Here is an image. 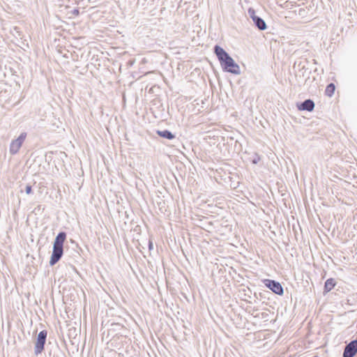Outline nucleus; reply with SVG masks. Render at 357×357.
Instances as JSON below:
<instances>
[{"mask_svg": "<svg viewBox=\"0 0 357 357\" xmlns=\"http://www.w3.org/2000/svg\"><path fill=\"white\" fill-rule=\"evenodd\" d=\"M47 332L45 330L41 331L38 334L34 347V354L38 356L44 350L46 342Z\"/></svg>", "mask_w": 357, "mask_h": 357, "instance_id": "3", "label": "nucleus"}, {"mask_svg": "<svg viewBox=\"0 0 357 357\" xmlns=\"http://www.w3.org/2000/svg\"><path fill=\"white\" fill-rule=\"evenodd\" d=\"M337 282L334 278H328L326 280L324 287V294L330 292L336 285Z\"/></svg>", "mask_w": 357, "mask_h": 357, "instance_id": "9", "label": "nucleus"}, {"mask_svg": "<svg viewBox=\"0 0 357 357\" xmlns=\"http://www.w3.org/2000/svg\"><path fill=\"white\" fill-rule=\"evenodd\" d=\"M180 153H181L183 155V157L186 156L185 154L184 153H183L181 151H180Z\"/></svg>", "mask_w": 357, "mask_h": 357, "instance_id": "18", "label": "nucleus"}, {"mask_svg": "<svg viewBox=\"0 0 357 357\" xmlns=\"http://www.w3.org/2000/svg\"><path fill=\"white\" fill-rule=\"evenodd\" d=\"M261 160V158H253V159L251 160V162L252 164L257 165L259 160Z\"/></svg>", "mask_w": 357, "mask_h": 357, "instance_id": "16", "label": "nucleus"}, {"mask_svg": "<svg viewBox=\"0 0 357 357\" xmlns=\"http://www.w3.org/2000/svg\"><path fill=\"white\" fill-rule=\"evenodd\" d=\"M153 248V242L151 240H149V250H151Z\"/></svg>", "mask_w": 357, "mask_h": 357, "instance_id": "17", "label": "nucleus"}, {"mask_svg": "<svg viewBox=\"0 0 357 357\" xmlns=\"http://www.w3.org/2000/svg\"><path fill=\"white\" fill-rule=\"evenodd\" d=\"M26 137V134L25 132L22 133L17 139L13 140L10 144V152L13 154H15L20 150L22 144L24 143L25 139Z\"/></svg>", "mask_w": 357, "mask_h": 357, "instance_id": "7", "label": "nucleus"}, {"mask_svg": "<svg viewBox=\"0 0 357 357\" xmlns=\"http://www.w3.org/2000/svg\"><path fill=\"white\" fill-rule=\"evenodd\" d=\"M297 108L300 111L312 112L314 108V102L311 99H307L301 103H298Z\"/></svg>", "mask_w": 357, "mask_h": 357, "instance_id": "8", "label": "nucleus"}, {"mask_svg": "<svg viewBox=\"0 0 357 357\" xmlns=\"http://www.w3.org/2000/svg\"><path fill=\"white\" fill-rule=\"evenodd\" d=\"M357 354V338L347 343L344 349L342 357H354Z\"/></svg>", "mask_w": 357, "mask_h": 357, "instance_id": "6", "label": "nucleus"}, {"mask_svg": "<svg viewBox=\"0 0 357 357\" xmlns=\"http://www.w3.org/2000/svg\"><path fill=\"white\" fill-rule=\"evenodd\" d=\"M214 53L215 54L224 72L236 75L241 74L239 66L222 47L218 45H215L214 46Z\"/></svg>", "mask_w": 357, "mask_h": 357, "instance_id": "1", "label": "nucleus"}, {"mask_svg": "<svg viewBox=\"0 0 357 357\" xmlns=\"http://www.w3.org/2000/svg\"><path fill=\"white\" fill-rule=\"evenodd\" d=\"M65 231L59 232L56 236L53 243V250L50 260V264L54 266L62 257L63 255V243L66 239Z\"/></svg>", "mask_w": 357, "mask_h": 357, "instance_id": "2", "label": "nucleus"}, {"mask_svg": "<svg viewBox=\"0 0 357 357\" xmlns=\"http://www.w3.org/2000/svg\"><path fill=\"white\" fill-rule=\"evenodd\" d=\"M157 134L162 137L167 138L169 139H172L174 138V135H172L168 130H162V131L158 130Z\"/></svg>", "mask_w": 357, "mask_h": 357, "instance_id": "11", "label": "nucleus"}, {"mask_svg": "<svg viewBox=\"0 0 357 357\" xmlns=\"http://www.w3.org/2000/svg\"><path fill=\"white\" fill-rule=\"evenodd\" d=\"M249 17L252 20L254 25L260 31L266 29L267 26L265 21L256 15V12L254 8H249L248 10Z\"/></svg>", "mask_w": 357, "mask_h": 357, "instance_id": "5", "label": "nucleus"}, {"mask_svg": "<svg viewBox=\"0 0 357 357\" xmlns=\"http://www.w3.org/2000/svg\"><path fill=\"white\" fill-rule=\"evenodd\" d=\"M25 192L27 195H30L32 193V187L30 184H27L25 186Z\"/></svg>", "mask_w": 357, "mask_h": 357, "instance_id": "14", "label": "nucleus"}, {"mask_svg": "<svg viewBox=\"0 0 357 357\" xmlns=\"http://www.w3.org/2000/svg\"><path fill=\"white\" fill-rule=\"evenodd\" d=\"M79 10L78 9H74L73 10L71 11L70 13V17H75V16H77L79 15Z\"/></svg>", "mask_w": 357, "mask_h": 357, "instance_id": "15", "label": "nucleus"}, {"mask_svg": "<svg viewBox=\"0 0 357 357\" xmlns=\"http://www.w3.org/2000/svg\"><path fill=\"white\" fill-rule=\"evenodd\" d=\"M262 282L267 288L271 290L274 294L278 296L283 295L284 289L279 282L271 279H264L262 280Z\"/></svg>", "mask_w": 357, "mask_h": 357, "instance_id": "4", "label": "nucleus"}, {"mask_svg": "<svg viewBox=\"0 0 357 357\" xmlns=\"http://www.w3.org/2000/svg\"><path fill=\"white\" fill-rule=\"evenodd\" d=\"M229 178L230 181V185H229L230 188L231 189H236L239 185V181L235 182L234 181H233V178L231 176H229Z\"/></svg>", "mask_w": 357, "mask_h": 357, "instance_id": "13", "label": "nucleus"}, {"mask_svg": "<svg viewBox=\"0 0 357 357\" xmlns=\"http://www.w3.org/2000/svg\"><path fill=\"white\" fill-rule=\"evenodd\" d=\"M294 68L298 69L299 71L307 70V68H305V62H303L301 61H296L294 65Z\"/></svg>", "mask_w": 357, "mask_h": 357, "instance_id": "12", "label": "nucleus"}, {"mask_svg": "<svg viewBox=\"0 0 357 357\" xmlns=\"http://www.w3.org/2000/svg\"><path fill=\"white\" fill-rule=\"evenodd\" d=\"M335 90V86L333 83H330L326 86L325 90V95L328 97H332Z\"/></svg>", "mask_w": 357, "mask_h": 357, "instance_id": "10", "label": "nucleus"}]
</instances>
